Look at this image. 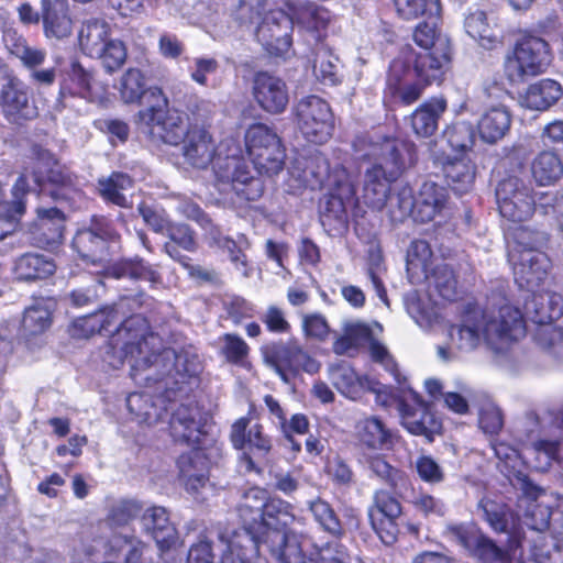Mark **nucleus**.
<instances>
[{"mask_svg":"<svg viewBox=\"0 0 563 563\" xmlns=\"http://www.w3.org/2000/svg\"><path fill=\"white\" fill-rule=\"evenodd\" d=\"M38 221L36 224L38 243L55 245L64 235L65 217L57 208L38 209Z\"/></svg>","mask_w":563,"mask_h":563,"instance_id":"42","label":"nucleus"},{"mask_svg":"<svg viewBox=\"0 0 563 563\" xmlns=\"http://www.w3.org/2000/svg\"><path fill=\"white\" fill-rule=\"evenodd\" d=\"M526 309L534 323H552L563 314V297L556 292L534 295Z\"/></svg>","mask_w":563,"mask_h":563,"instance_id":"35","label":"nucleus"},{"mask_svg":"<svg viewBox=\"0 0 563 563\" xmlns=\"http://www.w3.org/2000/svg\"><path fill=\"white\" fill-rule=\"evenodd\" d=\"M241 14L249 15L252 22L262 19L257 29V40L276 53L286 52L291 45L294 21L291 15L283 10H271L264 14V0H242Z\"/></svg>","mask_w":563,"mask_h":563,"instance_id":"4","label":"nucleus"},{"mask_svg":"<svg viewBox=\"0 0 563 563\" xmlns=\"http://www.w3.org/2000/svg\"><path fill=\"white\" fill-rule=\"evenodd\" d=\"M197 407L179 406L169 420L170 434L177 442L188 445L199 444L203 435Z\"/></svg>","mask_w":563,"mask_h":563,"instance_id":"20","label":"nucleus"},{"mask_svg":"<svg viewBox=\"0 0 563 563\" xmlns=\"http://www.w3.org/2000/svg\"><path fill=\"white\" fill-rule=\"evenodd\" d=\"M109 274L114 278H131L147 280L152 284L159 282L158 273L142 258L122 261L114 264Z\"/></svg>","mask_w":563,"mask_h":563,"instance_id":"52","label":"nucleus"},{"mask_svg":"<svg viewBox=\"0 0 563 563\" xmlns=\"http://www.w3.org/2000/svg\"><path fill=\"white\" fill-rule=\"evenodd\" d=\"M55 272V264L40 254H25L15 263L19 279L34 280L46 278Z\"/></svg>","mask_w":563,"mask_h":563,"instance_id":"50","label":"nucleus"},{"mask_svg":"<svg viewBox=\"0 0 563 563\" xmlns=\"http://www.w3.org/2000/svg\"><path fill=\"white\" fill-rule=\"evenodd\" d=\"M511 124V114L503 106H492L482 114L477 128L481 137L487 143H496L501 140L509 131Z\"/></svg>","mask_w":563,"mask_h":563,"instance_id":"29","label":"nucleus"},{"mask_svg":"<svg viewBox=\"0 0 563 563\" xmlns=\"http://www.w3.org/2000/svg\"><path fill=\"white\" fill-rule=\"evenodd\" d=\"M52 322V313L44 302H37L25 309L22 328L29 335L41 334L46 331Z\"/></svg>","mask_w":563,"mask_h":563,"instance_id":"59","label":"nucleus"},{"mask_svg":"<svg viewBox=\"0 0 563 563\" xmlns=\"http://www.w3.org/2000/svg\"><path fill=\"white\" fill-rule=\"evenodd\" d=\"M221 563H267V561L260 556L258 543L254 536L247 529H243L228 540Z\"/></svg>","mask_w":563,"mask_h":563,"instance_id":"25","label":"nucleus"},{"mask_svg":"<svg viewBox=\"0 0 563 563\" xmlns=\"http://www.w3.org/2000/svg\"><path fill=\"white\" fill-rule=\"evenodd\" d=\"M145 530L151 533L158 548L164 551L175 544L176 529L169 521L167 510L163 507H151L142 516Z\"/></svg>","mask_w":563,"mask_h":563,"instance_id":"26","label":"nucleus"},{"mask_svg":"<svg viewBox=\"0 0 563 563\" xmlns=\"http://www.w3.org/2000/svg\"><path fill=\"white\" fill-rule=\"evenodd\" d=\"M142 506L133 499H120L113 501L108 509L104 522L115 529L128 526L141 512Z\"/></svg>","mask_w":563,"mask_h":563,"instance_id":"57","label":"nucleus"},{"mask_svg":"<svg viewBox=\"0 0 563 563\" xmlns=\"http://www.w3.org/2000/svg\"><path fill=\"white\" fill-rule=\"evenodd\" d=\"M263 360L285 379V369L295 371L297 358L302 356V349L296 342L271 343L261 349Z\"/></svg>","mask_w":563,"mask_h":563,"instance_id":"28","label":"nucleus"},{"mask_svg":"<svg viewBox=\"0 0 563 563\" xmlns=\"http://www.w3.org/2000/svg\"><path fill=\"white\" fill-rule=\"evenodd\" d=\"M444 534L484 562L504 561L519 547V541L511 539L504 549L481 531L464 525L449 523L445 526Z\"/></svg>","mask_w":563,"mask_h":563,"instance_id":"8","label":"nucleus"},{"mask_svg":"<svg viewBox=\"0 0 563 563\" xmlns=\"http://www.w3.org/2000/svg\"><path fill=\"white\" fill-rule=\"evenodd\" d=\"M292 21L308 31H321L331 21L330 12L310 1H294L288 4Z\"/></svg>","mask_w":563,"mask_h":563,"instance_id":"37","label":"nucleus"},{"mask_svg":"<svg viewBox=\"0 0 563 563\" xmlns=\"http://www.w3.org/2000/svg\"><path fill=\"white\" fill-rule=\"evenodd\" d=\"M214 174L219 183L231 186L238 192L242 191L238 188V185H247L255 181L245 162L232 153L225 157L219 156L217 158Z\"/></svg>","mask_w":563,"mask_h":563,"instance_id":"30","label":"nucleus"},{"mask_svg":"<svg viewBox=\"0 0 563 563\" xmlns=\"http://www.w3.org/2000/svg\"><path fill=\"white\" fill-rule=\"evenodd\" d=\"M545 427L543 420L536 413H528L525 418L520 441L523 444V456L533 463L538 471H547L558 459L559 442L544 440L541 435Z\"/></svg>","mask_w":563,"mask_h":563,"instance_id":"9","label":"nucleus"},{"mask_svg":"<svg viewBox=\"0 0 563 563\" xmlns=\"http://www.w3.org/2000/svg\"><path fill=\"white\" fill-rule=\"evenodd\" d=\"M154 103L137 113V126L142 133L155 141L177 146L181 144L194 124H189L187 117L178 111H166L167 98L159 88L150 91Z\"/></svg>","mask_w":563,"mask_h":563,"instance_id":"3","label":"nucleus"},{"mask_svg":"<svg viewBox=\"0 0 563 563\" xmlns=\"http://www.w3.org/2000/svg\"><path fill=\"white\" fill-rule=\"evenodd\" d=\"M561 85L552 79H542L527 89L522 104L531 110L544 111L552 107L561 97Z\"/></svg>","mask_w":563,"mask_h":563,"instance_id":"36","label":"nucleus"},{"mask_svg":"<svg viewBox=\"0 0 563 563\" xmlns=\"http://www.w3.org/2000/svg\"><path fill=\"white\" fill-rule=\"evenodd\" d=\"M309 509L324 531L336 538L344 534L340 519L327 501L318 498L310 503Z\"/></svg>","mask_w":563,"mask_h":563,"instance_id":"62","label":"nucleus"},{"mask_svg":"<svg viewBox=\"0 0 563 563\" xmlns=\"http://www.w3.org/2000/svg\"><path fill=\"white\" fill-rule=\"evenodd\" d=\"M365 156L373 159V164H382L384 174L388 172L393 161H401V175L408 166L416 162V146L412 143L384 137L379 141L369 142Z\"/></svg>","mask_w":563,"mask_h":563,"instance_id":"16","label":"nucleus"},{"mask_svg":"<svg viewBox=\"0 0 563 563\" xmlns=\"http://www.w3.org/2000/svg\"><path fill=\"white\" fill-rule=\"evenodd\" d=\"M551 56L548 43L537 36L523 37L505 60V74L512 82H519L526 76L542 73L550 64Z\"/></svg>","mask_w":563,"mask_h":563,"instance_id":"5","label":"nucleus"},{"mask_svg":"<svg viewBox=\"0 0 563 563\" xmlns=\"http://www.w3.org/2000/svg\"><path fill=\"white\" fill-rule=\"evenodd\" d=\"M442 169L452 189L459 194L467 192L474 185L476 166L467 154L445 155L441 161Z\"/></svg>","mask_w":563,"mask_h":563,"instance_id":"24","label":"nucleus"},{"mask_svg":"<svg viewBox=\"0 0 563 563\" xmlns=\"http://www.w3.org/2000/svg\"><path fill=\"white\" fill-rule=\"evenodd\" d=\"M249 422L246 418H241L233 423L231 441L235 449L244 450L240 459L241 467L246 472H258L252 455L257 459L266 457L272 449V443L263 433L260 424L249 427Z\"/></svg>","mask_w":563,"mask_h":563,"instance_id":"10","label":"nucleus"},{"mask_svg":"<svg viewBox=\"0 0 563 563\" xmlns=\"http://www.w3.org/2000/svg\"><path fill=\"white\" fill-rule=\"evenodd\" d=\"M133 187L132 178L123 173H112L107 178L98 180V190L101 197L119 207H128L125 191Z\"/></svg>","mask_w":563,"mask_h":563,"instance_id":"49","label":"nucleus"},{"mask_svg":"<svg viewBox=\"0 0 563 563\" xmlns=\"http://www.w3.org/2000/svg\"><path fill=\"white\" fill-rule=\"evenodd\" d=\"M126 407L139 423L147 426L158 422L164 415L153 397L144 393H132L126 398Z\"/></svg>","mask_w":563,"mask_h":563,"instance_id":"48","label":"nucleus"},{"mask_svg":"<svg viewBox=\"0 0 563 563\" xmlns=\"http://www.w3.org/2000/svg\"><path fill=\"white\" fill-rule=\"evenodd\" d=\"M537 343L563 361V330L552 323L540 324L536 333Z\"/></svg>","mask_w":563,"mask_h":563,"instance_id":"64","label":"nucleus"},{"mask_svg":"<svg viewBox=\"0 0 563 563\" xmlns=\"http://www.w3.org/2000/svg\"><path fill=\"white\" fill-rule=\"evenodd\" d=\"M110 40V26L101 20L87 21L78 34L80 48L91 57L100 55Z\"/></svg>","mask_w":563,"mask_h":563,"instance_id":"39","label":"nucleus"},{"mask_svg":"<svg viewBox=\"0 0 563 563\" xmlns=\"http://www.w3.org/2000/svg\"><path fill=\"white\" fill-rule=\"evenodd\" d=\"M437 20L420 22L413 31V41L422 51L451 52L449 40L438 31Z\"/></svg>","mask_w":563,"mask_h":563,"instance_id":"51","label":"nucleus"},{"mask_svg":"<svg viewBox=\"0 0 563 563\" xmlns=\"http://www.w3.org/2000/svg\"><path fill=\"white\" fill-rule=\"evenodd\" d=\"M330 380L345 397L355 399L366 384V378L360 377L347 363H339L330 367Z\"/></svg>","mask_w":563,"mask_h":563,"instance_id":"45","label":"nucleus"},{"mask_svg":"<svg viewBox=\"0 0 563 563\" xmlns=\"http://www.w3.org/2000/svg\"><path fill=\"white\" fill-rule=\"evenodd\" d=\"M141 306L142 301L140 298L123 296L114 305L95 312V316L101 321L98 324L100 333H114L112 339L113 349H117L120 344L118 343V331L122 328L125 320L132 317V314L130 317L128 314L136 311Z\"/></svg>","mask_w":563,"mask_h":563,"instance_id":"21","label":"nucleus"},{"mask_svg":"<svg viewBox=\"0 0 563 563\" xmlns=\"http://www.w3.org/2000/svg\"><path fill=\"white\" fill-rule=\"evenodd\" d=\"M464 27L466 33L485 49H494L501 44L489 26L486 13L482 10L470 12L465 18Z\"/></svg>","mask_w":563,"mask_h":563,"instance_id":"47","label":"nucleus"},{"mask_svg":"<svg viewBox=\"0 0 563 563\" xmlns=\"http://www.w3.org/2000/svg\"><path fill=\"white\" fill-rule=\"evenodd\" d=\"M451 52L421 51L415 54L413 70L426 84L440 80Z\"/></svg>","mask_w":563,"mask_h":563,"instance_id":"40","label":"nucleus"},{"mask_svg":"<svg viewBox=\"0 0 563 563\" xmlns=\"http://www.w3.org/2000/svg\"><path fill=\"white\" fill-rule=\"evenodd\" d=\"M521 488L528 500L523 523L534 531L543 532L548 530L552 512L549 506L537 501L540 489L527 479H522Z\"/></svg>","mask_w":563,"mask_h":563,"instance_id":"33","label":"nucleus"},{"mask_svg":"<svg viewBox=\"0 0 563 563\" xmlns=\"http://www.w3.org/2000/svg\"><path fill=\"white\" fill-rule=\"evenodd\" d=\"M294 520L295 516L289 503L279 498L266 499L262 522L267 528L271 530L280 529L279 527L285 528L292 523Z\"/></svg>","mask_w":563,"mask_h":563,"instance_id":"55","label":"nucleus"},{"mask_svg":"<svg viewBox=\"0 0 563 563\" xmlns=\"http://www.w3.org/2000/svg\"><path fill=\"white\" fill-rule=\"evenodd\" d=\"M109 547L122 553L123 563H154L151 548L135 537L114 536Z\"/></svg>","mask_w":563,"mask_h":563,"instance_id":"46","label":"nucleus"},{"mask_svg":"<svg viewBox=\"0 0 563 563\" xmlns=\"http://www.w3.org/2000/svg\"><path fill=\"white\" fill-rule=\"evenodd\" d=\"M401 161H393L386 174L382 164H373L365 170L363 185L364 202L374 210L380 211L387 203L390 184L400 176Z\"/></svg>","mask_w":563,"mask_h":563,"instance_id":"13","label":"nucleus"},{"mask_svg":"<svg viewBox=\"0 0 563 563\" xmlns=\"http://www.w3.org/2000/svg\"><path fill=\"white\" fill-rule=\"evenodd\" d=\"M402 426L415 435H424L429 440L441 430V421L418 393L409 390L398 404Z\"/></svg>","mask_w":563,"mask_h":563,"instance_id":"11","label":"nucleus"},{"mask_svg":"<svg viewBox=\"0 0 563 563\" xmlns=\"http://www.w3.org/2000/svg\"><path fill=\"white\" fill-rule=\"evenodd\" d=\"M530 169L540 186H550L563 176V162L556 152L545 150L532 159Z\"/></svg>","mask_w":563,"mask_h":563,"instance_id":"38","label":"nucleus"},{"mask_svg":"<svg viewBox=\"0 0 563 563\" xmlns=\"http://www.w3.org/2000/svg\"><path fill=\"white\" fill-rule=\"evenodd\" d=\"M265 543L279 563H308V559L301 549L299 537L283 529L267 531Z\"/></svg>","mask_w":563,"mask_h":563,"instance_id":"22","label":"nucleus"},{"mask_svg":"<svg viewBox=\"0 0 563 563\" xmlns=\"http://www.w3.org/2000/svg\"><path fill=\"white\" fill-rule=\"evenodd\" d=\"M26 194L27 181L24 176H20L12 189V202L0 201V240L15 230L18 219L25 210L23 197Z\"/></svg>","mask_w":563,"mask_h":563,"instance_id":"31","label":"nucleus"},{"mask_svg":"<svg viewBox=\"0 0 563 563\" xmlns=\"http://www.w3.org/2000/svg\"><path fill=\"white\" fill-rule=\"evenodd\" d=\"M393 3L397 16L405 21L440 19L442 13L440 0H393Z\"/></svg>","mask_w":563,"mask_h":563,"instance_id":"44","label":"nucleus"},{"mask_svg":"<svg viewBox=\"0 0 563 563\" xmlns=\"http://www.w3.org/2000/svg\"><path fill=\"white\" fill-rule=\"evenodd\" d=\"M265 136L267 147L253 146V153L249 154V157L258 174L273 176L283 169L285 153L278 135Z\"/></svg>","mask_w":563,"mask_h":563,"instance_id":"27","label":"nucleus"},{"mask_svg":"<svg viewBox=\"0 0 563 563\" xmlns=\"http://www.w3.org/2000/svg\"><path fill=\"white\" fill-rule=\"evenodd\" d=\"M298 129L312 143H324L333 130V115L329 104L317 96L298 101L295 107Z\"/></svg>","mask_w":563,"mask_h":563,"instance_id":"6","label":"nucleus"},{"mask_svg":"<svg viewBox=\"0 0 563 563\" xmlns=\"http://www.w3.org/2000/svg\"><path fill=\"white\" fill-rule=\"evenodd\" d=\"M117 336L120 356L108 362L114 368L126 362L131 367V377L139 383H156L170 377L178 384L177 376L185 378L198 371L197 364L186 363L185 355L164 347L162 339L151 332L146 319L141 314L125 320Z\"/></svg>","mask_w":563,"mask_h":563,"instance_id":"1","label":"nucleus"},{"mask_svg":"<svg viewBox=\"0 0 563 563\" xmlns=\"http://www.w3.org/2000/svg\"><path fill=\"white\" fill-rule=\"evenodd\" d=\"M416 197L410 187L404 186L389 198L388 214L391 221L402 222L406 218L415 219Z\"/></svg>","mask_w":563,"mask_h":563,"instance_id":"63","label":"nucleus"},{"mask_svg":"<svg viewBox=\"0 0 563 563\" xmlns=\"http://www.w3.org/2000/svg\"><path fill=\"white\" fill-rule=\"evenodd\" d=\"M267 493L260 487H252L243 495L239 505V512L245 525H252L257 520L262 521Z\"/></svg>","mask_w":563,"mask_h":563,"instance_id":"56","label":"nucleus"},{"mask_svg":"<svg viewBox=\"0 0 563 563\" xmlns=\"http://www.w3.org/2000/svg\"><path fill=\"white\" fill-rule=\"evenodd\" d=\"M446 109L442 98L431 99L422 103L410 117L411 128L417 136H431L438 129L440 117Z\"/></svg>","mask_w":563,"mask_h":563,"instance_id":"34","label":"nucleus"},{"mask_svg":"<svg viewBox=\"0 0 563 563\" xmlns=\"http://www.w3.org/2000/svg\"><path fill=\"white\" fill-rule=\"evenodd\" d=\"M179 481L190 494H198L209 482V460L206 454L194 449L178 459Z\"/></svg>","mask_w":563,"mask_h":563,"instance_id":"18","label":"nucleus"},{"mask_svg":"<svg viewBox=\"0 0 563 563\" xmlns=\"http://www.w3.org/2000/svg\"><path fill=\"white\" fill-rule=\"evenodd\" d=\"M448 191L444 187L432 181L421 185L416 197L415 221L430 222L445 209Z\"/></svg>","mask_w":563,"mask_h":563,"instance_id":"23","label":"nucleus"},{"mask_svg":"<svg viewBox=\"0 0 563 563\" xmlns=\"http://www.w3.org/2000/svg\"><path fill=\"white\" fill-rule=\"evenodd\" d=\"M327 178L331 186L330 192L343 196L347 201H357L355 187L357 175L355 172L349 170L344 166H336L331 173L328 170Z\"/></svg>","mask_w":563,"mask_h":563,"instance_id":"58","label":"nucleus"},{"mask_svg":"<svg viewBox=\"0 0 563 563\" xmlns=\"http://www.w3.org/2000/svg\"><path fill=\"white\" fill-rule=\"evenodd\" d=\"M508 257L514 265L515 279L522 288L532 289L539 286L547 276L549 261L545 254L538 250L508 252Z\"/></svg>","mask_w":563,"mask_h":563,"instance_id":"15","label":"nucleus"},{"mask_svg":"<svg viewBox=\"0 0 563 563\" xmlns=\"http://www.w3.org/2000/svg\"><path fill=\"white\" fill-rule=\"evenodd\" d=\"M253 96L258 106L269 113H282L289 101L285 81L268 73L255 76Z\"/></svg>","mask_w":563,"mask_h":563,"instance_id":"17","label":"nucleus"},{"mask_svg":"<svg viewBox=\"0 0 563 563\" xmlns=\"http://www.w3.org/2000/svg\"><path fill=\"white\" fill-rule=\"evenodd\" d=\"M360 441L371 449H388L393 444V433L377 417H367L356 424Z\"/></svg>","mask_w":563,"mask_h":563,"instance_id":"41","label":"nucleus"},{"mask_svg":"<svg viewBox=\"0 0 563 563\" xmlns=\"http://www.w3.org/2000/svg\"><path fill=\"white\" fill-rule=\"evenodd\" d=\"M525 332L521 311L505 298H498L485 309L467 310L462 322L450 328L449 338L451 346L457 351L471 352L481 344L499 351L509 342L519 340Z\"/></svg>","mask_w":563,"mask_h":563,"instance_id":"2","label":"nucleus"},{"mask_svg":"<svg viewBox=\"0 0 563 563\" xmlns=\"http://www.w3.org/2000/svg\"><path fill=\"white\" fill-rule=\"evenodd\" d=\"M483 511L485 520L494 531L511 533L515 518L507 506L486 500L483 504Z\"/></svg>","mask_w":563,"mask_h":563,"instance_id":"60","label":"nucleus"},{"mask_svg":"<svg viewBox=\"0 0 563 563\" xmlns=\"http://www.w3.org/2000/svg\"><path fill=\"white\" fill-rule=\"evenodd\" d=\"M0 107L5 119L15 124L33 120L38 114L37 108L29 98L25 85L16 79H11L3 85Z\"/></svg>","mask_w":563,"mask_h":563,"instance_id":"14","label":"nucleus"},{"mask_svg":"<svg viewBox=\"0 0 563 563\" xmlns=\"http://www.w3.org/2000/svg\"><path fill=\"white\" fill-rule=\"evenodd\" d=\"M496 199L500 214L512 222L528 220L536 208L532 188L516 176L503 179L498 184Z\"/></svg>","mask_w":563,"mask_h":563,"instance_id":"7","label":"nucleus"},{"mask_svg":"<svg viewBox=\"0 0 563 563\" xmlns=\"http://www.w3.org/2000/svg\"><path fill=\"white\" fill-rule=\"evenodd\" d=\"M151 90L152 88L145 89L144 76L139 69L130 68L121 78L120 96L125 103L139 102L142 97L146 98L150 104L154 103V98L150 96Z\"/></svg>","mask_w":563,"mask_h":563,"instance_id":"54","label":"nucleus"},{"mask_svg":"<svg viewBox=\"0 0 563 563\" xmlns=\"http://www.w3.org/2000/svg\"><path fill=\"white\" fill-rule=\"evenodd\" d=\"M368 470L378 478L387 483L396 492H401L408 486L407 476L391 466L382 455H369L365 459Z\"/></svg>","mask_w":563,"mask_h":563,"instance_id":"53","label":"nucleus"},{"mask_svg":"<svg viewBox=\"0 0 563 563\" xmlns=\"http://www.w3.org/2000/svg\"><path fill=\"white\" fill-rule=\"evenodd\" d=\"M183 143L185 161L196 168H206L213 159L216 146L209 132L194 124Z\"/></svg>","mask_w":563,"mask_h":563,"instance_id":"19","label":"nucleus"},{"mask_svg":"<svg viewBox=\"0 0 563 563\" xmlns=\"http://www.w3.org/2000/svg\"><path fill=\"white\" fill-rule=\"evenodd\" d=\"M107 236L106 230L82 229L74 236L73 246L84 260L101 263L107 256Z\"/></svg>","mask_w":563,"mask_h":563,"instance_id":"32","label":"nucleus"},{"mask_svg":"<svg viewBox=\"0 0 563 563\" xmlns=\"http://www.w3.org/2000/svg\"><path fill=\"white\" fill-rule=\"evenodd\" d=\"M371 329L360 321H345L341 334L335 336L333 352L338 355H350L365 341L369 340Z\"/></svg>","mask_w":563,"mask_h":563,"instance_id":"43","label":"nucleus"},{"mask_svg":"<svg viewBox=\"0 0 563 563\" xmlns=\"http://www.w3.org/2000/svg\"><path fill=\"white\" fill-rule=\"evenodd\" d=\"M327 175L328 162L322 155L296 158L288 169L287 190L296 195L305 188H321Z\"/></svg>","mask_w":563,"mask_h":563,"instance_id":"12","label":"nucleus"},{"mask_svg":"<svg viewBox=\"0 0 563 563\" xmlns=\"http://www.w3.org/2000/svg\"><path fill=\"white\" fill-rule=\"evenodd\" d=\"M338 57L324 46H320L314 53L313 73L316 77L327 85H335L338 78Z\"/></svg>","mask_w":563,"mask_h":563,"instance_id":"61","label":"nucleus"}]
</instances>
